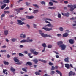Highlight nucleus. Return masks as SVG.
Here are the masks:
<instances>
[{
  "mask_svg": "<svg viewBox=\"0 0 76 76\" xmlns=\"http://www.w3.org/2000/svg\"><path fill=\"white\" fill-rule=\"evenodd\" d=\"M36 50L35 49H30V51L31 53H33V54L34 55H38V54L39 53L38 52L34 51H35Z\"/></svg>",
  "mask_w": 76,
  "mask_h": 76,
  "instance_id": "1",
  "label": "nucleus"
},
{
  "mask_svg": "<svg viewBox=\"0 0 76 76\" xmlns=\"http://www.w3.org/2000/svg\"><path fill=\"white\" fill-rule=\"evenodd\" d=\"M59 47L61 48V50L63 51L65 50V49L66 48V45H64V44H63L60 46H59Z\"/></svg>",
  "mask_w": 76,
  "mask_h": 76,
  "instance_id": "2",
  "label": "nucleus"
},
{
  "mask_svg": "<svg viewBox=\"0 0 76 76\" xmlns=\"http://www.w3.org/2000/svg\"><path fill=\"white\" fill-rule=\"evenodd\" d=\"M44 20H45V22L47 23H49L50 24V23L48 21L46 20H49V21H53V20L50 19L48 18H45L44 19Z\"/></svg>",
  "mask_w": 76,
  "mask_h": 76,
  "instance_id": "3",
  "label": "nucleus"
},
{
  "mask_svg": "<svg viewBox=\"0 0 76 76\" xmlns=\"http://www.w3.org/2000/svg\"><path fill=\"white\" fill-rule=\"evenodd\" d=\"M18 58L17 57H15L14 58V60L15 62H17V63H16V64H19V60L18 59Z\"/></svg>",
  "mask_w": 76,
  "mask_h": 76,
  "instance_id": "4",
  "label": "nucleus"
},
{
  "mask_svg": "<svg viewBox=\"0 0 76 76\" xmlns=\"http://www.w3.org/2000/svg\"><path fill=\"white\" fill-rule=\"evenodd\" d=\"M39 33H40V34L41 35L42 37H44V38H45V34H44V33H42V31L41 30H39Z\"/></svg>",
  "mask_w": 76,
  "mask_h": 76,
  "instance_id": "5",
  "label": "nucleus"
},
{
  "mask_svg": "<svg viewBox=\"0 0 76 76\" xmlns=\"http://www.w3.org/2000/svg\"><path fill=\"white\" fill-rule=\"evenodd\" d=\"M42 29H44V30H45V31H49L53 29L52 28H45L44 27H43L42 28Z\"/></svg>",
  "mask_w": 76,
  "mask_h": 76,
  "instance_id": "6",
  "label": "nucleus"
},
{
  "mask_svg": "<svg viewBox=\"0 0 76 76\" xmlns=\"http://www.w3.org/2000/svg\"><path fill=\"white\" fill-rule=\"evenodd\" d=\"M62 14L63 16H66V17H69L70 15V14L68 12H67L64 14L62 13Z\"/></svg>",
  "mask_w": 76,
  "mask_h": 76,
  "instance_id": "7",
  "label": "nucleus"
},
{
  "mask_svg": "<svg viewBox=\"0 0 76 76\" xmlns=\"http://www.w3.org/2000/svg\"><path fill=\"white\" fill-rule=\"evenodd\" d=\"M69 42L70 44H73L75 43V41L74 39H70L69 40Z\"/></svg>",
  "mask_w": 76,
  "mask_h": 76,
  "instance_id": "8",
  "label": "nucleus"
},
{
  "mask_svg": "<svg viewBox=\"0 0 76 76\" xmlns=\"http://www.w3.org/2000/svg\"><path fill=\"white\" fill-rule=\"evenodd\" d=\"M75 72H72V71H71L69 74V76H75Z\"/></svg>",
  "mask_w": 76,
  "mask_h": 76,
  "instance_id": "9",
  "label": "nucleus"
},
{
  "mask_svg": "<svg viewBox=\"0 0 76 76\" xmlns=\"http://www.w3.org/2000/svg\"><path fill=\"white\" fill-rule=\"evenodd\" d=\"M64 60L66 63H69V58L67 57V58H65L64 59Z\"/></svg>",
  "mask_w": 76,
  "mask_h": 76,
  "instance_id": "10",
  "label": "nucleus"
},
{
  "mask_svg": "<svg viewBox=\"0 0 76 76\" xmlns=\"http://www.w3.org/2000/svg\"><path fill=\"white\" fill-rule=\"evenodd\" d=\"M58 45H59V46L61 45H62L63 44V42L61 41L58 42H57Z\"/></svg>",
  "mask_w": 76,
  "mask_h": 76,
  "instance_id": "11",
  "label": "nucleus"
},
{
  "mask_svg": "<svg viewBox=\"0 0 76 76\" xmlns=\"http://www.w3.org/2000/svg\"><path fill=\"white\" fill-rule=\"evenodd\" d=\"M26 17L28 18V19H34V16H27Z\"/></svg>",
  "mask_w": 76,
  "mask_h": 76,
  "instance_id": "12",
  "label": "nucleus"
},
{
  "mask_svg": "<svg viewBox=\"0 0 76 76\" xmlns=\"http://www.w3.org/2000/svg\"><path fill=\"white\" fill-rule=\"evenodd\" d=\"M9 34V31L8 30H5L4 31V34L5 35H7Z\"/></svg>",
  "mask_w": 76,
  "mask_h": 76,
  "instance_id": "13",
  "label": "nucleus"
},
{
  "mask_svg": "<svg viewBox=\"0 0 76 76\" xmlns=\"http://www.w3.org/2000/svg\"><path fill=\"white\" fill-rule=\"evenodd\" d=\"M46 26H48V27H49L50 28H53V27H54V26H53V25H51V23L49 24L46 25Z\"/></svg>",
  "mask_w": 76,
  "mask_h": 76,
  "instance_id": "14",
  "label": "nucleus"
},
{
  "mask_svg": "<svg viewBox=\"0 0 76 76\" xmlns=\"http://www.w3.org/2000/svg\"><path fill=\"white\" fill-rule=\"evenodd\" d=\"M28 42V41H27L26 40L23 39L20 41V42L21 43H24L25 42Z\"/></svg>",
  "mask_w": 76,
  "mask_h": 76,
  "instance_id": "15",
  "label": "nucleus"
},
{
  "mask_svg": "<svg viewBox=\"0 0 76 76\" xmlns=\"http://www.w3.org/2000/svg\"><path fill=\"white\" fill-rule=\"evenodd\" d=\"M56 72L58 73V74H59L60 75V76H62V73H61L60 72V71L56 70Z\"/></svg>",
  "mask_w": 76,
  "mask_h": 76,
  "instance_id": "16",
  "label": "nucleus"
},
{
  "mask_svg": "<svg viewBox=\"0 0 76 76\" xmlns=\"http://www.w3.org/2000/svg\"><path fill=\"white\" fill-rule=\"evenodd\" d=\"M3 3H9L10 2V0H3Z\"/></svg>",
  "mask_w": 76,
  "mask_h": 76,
  "instance_id": "17",
  "label": "nucleus"
},
{
  "mask_svg": "<svg viewBox=\"0 0 76 76\" xmlns=\"http://www.w3.org/2000/svg\"><path fill=\"white\" fill-rule=\"evenodd\" d=\"M65 67L67 69H69L70 68V65L68 64H65Z\"/></svg>",
  "mask_w": 76,
  "mask_h": 76,
  "instance_id": "18",
  "label": "nucleus"
},
{
  "mask_svg": "<svg viewBox=\"0 0 76 76\" xmlns=\"http://www.w3.org/2000/svg\"><path fill=\"white\" fill-rule=\"evenodd\" d=\"M28 65H29V66H31V65H32V63L31 62H27L26 64V66H27Z\"/></svg>",
  "mask_w": 76,
  "mask_h": 76,
  "instance_id": "19",
  "label": "nucleus"
},
{
  "mask_svg": "<svg viewBox=\"0 0 76 76\" xmlns=\"http://www.w3.org/2000/svg\"><path fill=\"white\" fill-rule=\"evenodd\" d=\"M48 9H51L52 10H54L56 9V7H48Z\"/></svg>",
  "mask_w": 76,
  "mask_h": 76,
  "instance_id": "20",
  "label": "nucleus"
},
{
  "mask_svg": "<svg viewBox=\"0 0 76 76\" xmlns=\"http://www.w3.org/2000/svg\"><path fill=\"white\" fill-rule=\"evenodd\" d=\"M68 36V34L67 33H66L63 35V37H67Z\"/></svg>",
  "mask_w": 76,
  "mask_h": 76,
  "instance_id": "21",
  "label": "nucleus"
},
{
  "mask_svg": "<svg viewBox=\"0 0 76 76\" xmlns=\"http://www.w3.org/2000/svg\"><path fill=\"white\" fill-rule=\"evenodd\" d=\"M23 24H25V22H22L21 20H19V25H23Z\"/></svg>",
  "mask_w": 76,
  "mask_h": 76,
  "instance_id": "22",
  "label": "nucleus"
},
{
  "mask_svg": "<svg viewBox=\"0 0 76 76\" xmlns=\"http://www.w3.org/2000/svg\"><path fill=\"white\" fill-rule=\"evenodd\" d=\"M10 70L11 72H15V69L13 67H11L10 69Z\"/></svg>",
  "mask_w": 76,
  "mask_h": 76,
  "instance_id": "23",
  "label": "nucleus"
},
{
  "mask_svg": "<svg viewBox=\"0 0 76 76\" xmlns=\"http://www.w3.org/2000/svg\"><path fill=\"white\" fill-rule=\"evenodd\" d=\"M33 61H34V62L35 63H38V60L37 59L33 60Z\"/></svg>",
  "mask_w": 76,
  "mask_h": 76,
  "instance_id": "24",
  "label": "nucleus"
},
{
  "mask_svg": "<svg viewBox=\"0 0 76 76\" xmlns=\"http://www.w3.org/2000/svg\"><path fill=\"white\" fill-rule=\"evenodd\" d=\"M6 4H5L3 5L1 7V9H4L6 7Z\"/></svg>",
  "mask_w": 76,
  "mask_h": 76,
  "instance_id": "25",
  "label": "nucleus"
},
{
  "mask_svg": "<svg viewBox=\"0 0 76 76\" xmlns=\"http://www.w3.org/2000/svg\"><path fill=\"white\" fill-rule=\"evenodd\" d=\"M11 41H12V42H15V41H17V39L13 38L11 39Z\"/></svg>",
  "mask_w": 76,
  "mask_h": 76,
  "instance_id": "26",
  "label": "nucleus"
},
{
  "mask_svg": "<svg viewBox=\"0 0 76 76\" xmlns=\"http://www.w3.org/2000/svg\"><path fill=\"white\" fill-rule=\"evenodd\" d=\"M42 46L44 47V48H46L47 47V46L45 43H43L42 44Z\"/></svg>",
  "mask_w": 76,
  "mask_h": 76,
  "instance_id": "27",
  "label": "nucleus"
},
{
  "mask_svg": "<svg viewBox=\"0 0 76 76\" xmlns=\"http://www.w3.org/2000/svg\"><path fill=\"white\" fill-rule=\"evenodd\" d=\"M4 63L5 65H8L9 64V63L8 62L4 61Z\"/></svg>",
  "mask_w": 76,
  "mask_h": 76,
  "instance_id": "28",
  "label": "nucleus"
},
{
  "mask_svg": "<svg viewBox=\"0 0 76 76\" xmlns=\"http://www.w3.org/2000/svg\"><path fill=\"white\" fill-rule=\"evenodd\" d=\"M38 12V10H34L33 13H37Z\"/></svg>",
  "mask_w": 76,
  "mask_h": 76,
  "instance_id": "29",
  "label": "nucleus"
},
{
  "mask_svg": "<svg viewBox=\"0 0 76 76\" xmlns=\"http://www.w3.org/2000/svg\"><path fill=\"white\" fill-rule=\"evenodd\" d=\"M31 53H30L28 54V55L29 56V57L30 58H32L33 57V56H31Z\"/></svg>",
  "mask_w": 76,
  "mask_h": 76,
  "instance_id": "30",
  "label": "nucleus"
},
{
  "mask_svg": "<svg viewBox=\"0 0 76 76\" xmlns=\"http://www.w3.org/2000/svg\"><path fill=\"white\" fill-rule=\"evenodd\" d=\"M70 20H76V17H72V18L70 19Z\"/></svg>",
  "mask_w": 76,
  "mask_h": 76,
  "instance_id": "31",
  "label": "nucleus"
},
{
  "mask_svg": "<svg viewBox=\"0 0 76 76\" xmlns=\"http://www.w3.org/2000/svg\"><path fill=\"white\" fill-rule=\"evenodd\" d=\"M67 6L68 7H70L71 8H72L73 7V5H68Z\"/></svg>",
  "mask_w": 76,
  "mask_h": 76,
  "instance_id": "32",
  "label": "nucleus"
},
{
  "mask_svg": "<svg viewBox=\"0 0 76 76\" xmlns=\"http://www.w3.org/2000/svg\"><path fill=\"white\" fill-rule=\"evenodd\" d=\"M45 37H50V38H52V37L50 35H47V34H45Z\"/></svg>",
  "mask_w": 76,
  "mask_h": 76,
  "instance_id": "33",
  "label": "nucleus"
},
{
  "mask_svg": "<svg viewBox=\"0 0 76 76\" xmlns=\"http://www.w3.org/2000/svg\"><path fill=\"white\" fill-rule=\"evenodd\" d=\"M10 13V11H4V13H5V14H6V13H7V14H9Z\"/></svg>",
  "mask_w": 76,
  "mask_h": 76,
  "instance_id": "34",
  "label": "nucleus"
},
{
  "mask_svg": "<svg viewBox=\"0 0 76 76\" xmlns=\"http://www.w3.org/2000/svg\"><path fill=\"white\" fill-rule=\"evenodd\" d=\"M20 19L22 20V21H24V20H25L26 19H25V18H22L21 17L20 18Z\"/></svg>",
  "mask_w": 76,
  "mask_h": 76,
  "instance_id": "35",
  "label": "nucleus"
},
{
  "mask_svg": "<svg viewBox=\"0 0 76 76\" xmlns=\"http://www.w3.org/2000/svg\"><path fill=\"white\" fill-rule=\"evenodd\" d=\"M59 29L61 31H63V27H60L59 28Z\"/></svg>",
  "mask_w": 76,
  "mask_h": 76,
  "instance_id": "36",
  "label": "nucleus"
},
{
  "mask_svg": "<svg viewBox=\"0 0 76 76\" xmlns=\"http://www.w3.org/2000/svg\"><path fill=\"white\" fill-rule=\"evenodd\" d=\"M55 73H56V72H55L54 71H51L50 74L51 75H53V74H54Z\"/></svg>",
  "mask_w": 76,
  "mask_h": 76,
  "instance_id": "37",
  "label": "nucleus"
},
{
  "mask_svg": "<svg viewBox=\"0 0 76 76\" xmlns=\"http://www.w3.org/2000/svg\"><path fill=\"white\" fill-rule=\"evenodd\" d=\"M35 74L36 75H40V73L38 72H35Z\"/></svg>",
  "mask_w": 76,
  "mask_h": 76,
  "instance_id": "38",
  "label": "nucleus"
},
{
  "mask_svg": "<svg viewBox=\"0 0 76 76\" xmlns=\"http://www.w3.org/2000/svg\"><path fill=\"white\" fill-rule=\"evenodd\" d=\"M48 48H52V45H48Z\"/></svg>",
  "mask_w": 76,
  "mask_h": 76,
  "instance_id": "39",
  "label": "nucleus"
},
{
  "mask_svg": "<svg viewBox=\"0 0 76 76\" xmlns=\"http://www.w3.org/2000/svg\"><path fill=\"white\" fill-rule=\"evenodd\" d=\"M19 56L20 57H24V55L21 53H19Z\"/></svg>",
  "mask_w": 76,
  "mask_h": 76,
  "instance_id": "40",
  "label": "nucleus"
},
{
  "mask_svg": "<svg viewBox=\"0 0 76 76\" xmlns=\"http://www.w3.org/2000/svg\"><path fill=\"white\" fill-rule=\"evenodd\" d=\"M55 67H54V66H52L51 69V70H55Z\"/></svg>",
  "mask_w": 76,
  "mask_h": 76,
  "instance_id": "41",
  "label": "nucleus"
},
{
  "mask_svg": "<svg viewBox=\"0 0 76 76\" xmlns=\"http://www.w3.org/2000/svg\"><path fill=\"white\" fill-rule=\"evenodd\" d=\"M0 53H3V52H4V53H6V50H1L0 51Z\"/></svg>",
  "mask_w": 76,
  "mask_h": 76,
  "instance_id": "42",
  "label": "nucleus"
},
{
  "mask_svg": "<svg viewBox=\"0 0 76 76\" xmlns=\"http://www.w3.org/2000/svg\"><path fill=\"white\" fill-rule=\"evenodd\" d=\"M33 6L35 7L36 8H38V5H37V4H33Z\"/></svg>",
  "mask_w": 76,
  "mask_h": 76,
  "instance_id": "43",
  "label": "nucleus"
},
{
  "mask_svg": "<svg viewBox=\"0 0 76 76\" xmlns=\"http://www.w3.org/2000/svg\"><path fill=\"white\" fill-rule=\"evenodd\" d=\"M41 4H44L45 5V2L44 1H42L41 2Z\"/></svg>",
  "mask_w": 76,
  "mask_h": 76,
  "instance_id": "44",
  "label": "nucleus"
},
{
  "mask_svg": "<svg viewBox=\"0 0 76 76\" xmlns=\"http://www.w3.org/2000/svg\"><path fill=\"white\" fill-rule=\"evenodd\" d=\"M4 16H5V13L3 14L1 16V18H3Z\"/></svg>",
  "mask_w": 76,
  "mask_h": 76,
  "instance_id": "45",
  "label": "nucleus"
},
{
  "mask_svg": "<svg viewBox=\"0 0 76 76\" xmlns=\"http://www.w3.org/2000/svg\"><path fill=\"white\" fill-rule=\"evenodd\" d=\"M22 70L24 72H27V70L25 68H22Z\"/></svg>",
  "mask_w": 76,
  "mask_h": 76,
  "instance_id": "46",
  "label": "nucleus"
},
{
  "mask_svg": "<svg viewBox=\"0 0 76 76\" xmlns=\"http://www.w3.org/2000/svg\"><path fill=\"white\" fill-rule=\"evenodd\" d=\"M14 10H15V11H17V12H19V9H15Z\"/></svg>",
  "mask_w": 76,
  "mask_h": 76,
  "instance_id": "47",
  "label": "nucleus"
},
{
  "mask_svg": "<svg viewBox=\"0 0 76 76\" xmlns=\"http://www.w3.org/2000/svg\"><path fill=\"white\" fill-rule=\"evenodd\" d=\"M26 6H29V5H30V3H29L28 2H26Z\"/></svg>",
  "mask_w": 76,
  "mask_h": 76,
  "instance_id": "48",
  "label": "nucleus"
},
{
  "mask_svg": "<svg viewBox=\"0 0 76 76\" xmlns=\"http://www.w3.org/2000/svg\"><path fill=\"white\" fill-rule=\"evenodd\" d=\"M51 1H52V2H53V3H58V2H57V1H53V0H52Z\"/></svg>",
  "mask_w": 76,
  "mask_h": 76,
  "instance_id": "49",
  "label": "nucleus"
},
{
  "mask_svg": "<svg viewBox=\"0 0 76 76\" xmlns=\"http://www.w3.org/2000/svg\"><path fill=\"white\" fill-rule=\"evenodd\" d=\"M49 4L50 5H51V6H53V3L51 2H49Z\"/></svg>",
  "mask_w": 76,
  "mask_h": 76,
  "instance_id": "50",
  "label": "nucleus"
},
{
  "mask_svg": "<svg viewBox=\"0 0 76 76\" xmlns=\"http://www.w3.org/2000/svg\"><path fill=\"white\" fill-rule=\"evenodd\" d=\"M57 36L58 37H61V35L60 34H57Z\"/></svg>",
  "mask_w": 76,
  "mask_h": 76,
  "instance_id": "51",
  "label": "nucleus"
},
{
  "mask_svg": "<svg viewBox=\"0 0 76 76\" xmlns=\"http://www.w3.org/2000/svg\"><path fill=\"white\" fill-rule=\"evenodd\" d=\"M49 64L50 66H53V64L51 62L49 63Z\"/></svg>",
  "mask_w": 76,
  "mask_h": 76,
  "instance_id": "52",
  "label": "nucleus"
},
{
  "mask_svg": "<svg viewBox=\"0 0 76 76\" xmlns=\"http://www.w3.org/2000/svg\"><path fill=\"white\" fill-rule=\"evenodd\" d=\"M5 72H7V70L6 69H3V73L5 74Z\"/></svg>",
  "mask_w": 76,
  "mask_h": 76,
  "instance_id": "53",
  "label": "nucleus"
},
{
  "mask_svg": "<svg viewBox=\"0 0 76 76\" xmlns=\"http://www.w3.org/2000/svg\"><path fill=\"white\" fill-rule=\"evenodd\" d=\"M7 58H9L10 57V55H9V54H7Z\"/></svg>",
  "mask_w": 76,
  "mask_h": 76,
  "instance_id": "54",
  "label": "nucleus"
},
{
  "mask_svg": "<svg viewBox=\"0 0 76 76\" xmlns=\"http://www.w3.org/2000/svg\"><path fill=\"white\" fill-rule=\"evenodd\" d=\"M58 18H60L61 17V14H59L58 16Z\"/></svg>",
  "mask_w": 76,
  "mask_h": 76,
  "instance_id": "55",
  "label": "nucleus"
},
{
  "mask_svg": "<svg viewBox=\"0 0 76 76\" xmlns=\"http://www.w3.org/2000/svg\"><path fill=\"white\" fill-rule=\"evenodd\" d=\"M34 27L35 28H37V25H35L34 24H33Z\"/></svg>",
  "mask_w": 76,
  "mask_h": 76,
  "instance_id": "56",
  "label": "nucleus"
},
{
  "mask_svg": "<svg viewBox=\"0 0 76 76\" xmlns=\"http://www.w3.org/2000/svg\"><path fill=\"white\" fill-rule=\"evenodd\" d=\"M42 63H46V62H47V61H45V60H42Z\"/></svg>",
  "mask_w": 76,
  "mask_h": 76,
  "instance_id": "57",
  "label": "nucleus"
},
{
  "mask_svg": "<svg viewBox=\"0 0 76 76\" xmlns=\"http://www.w3.org/2000/svg\"><path fill=\"white\" fill-rule=\"evenodd\" d=\"M73 10H74V8H70V11H73Z\"/></svg>",
  "mask_w": 76,
  "mask_h": 76,
  "instance_id": "58",
  "label": "nucleus"
},
{
  "mask_svg": "<svg viewBox=\"0 0 76 76\" xmlns=\"http://www.w3.org/2000/svg\"><path fill=\"white\" fill-rule=\"evenodd\" d=\"M69 66H70V67H71V68H73V65H72V64H70L69 65Z\"/></svg>",
  "mask_w": 76,
  "mask_h": 76,
  "instance_id": "59",
  "label": "nucleus"
},
{
  "mask_svg": "<svg viewBox=\"0 0 76 76\" xmlns=\"http://www.w3.org/2000/svg\"><path fill=\"white\" fill-rule=\"evenodd\" d=\"M43 76H50V75H48L47 74H45L43 75Z\"/></svg>",
  "mask_w": 76,
  "mask_h": 76,
  "instance_id": "60",
  "label": "nucleus"
},
{
  "mask_svg": "<svg viewBox=\"0 0 76 76\" xmlns=\"http://www.w3.org/2000/svg\"><path fill=\"white\" fill-rule=\"evenodd\" d=\"M75 23L76 24H73V26H76V21H74Z\"/></svg>",
  "mask_w": 76,
  "mask_h": 76,
  "instance_id": "61",
  "label": "nucleus"
},
{
  "mask_svg": "<svg viewBox=\"0 0 76 76\" xmlns=\"http://www.w3.org/2000/svg\"><path fill=\"white\" fill-rule=\"evenodd\" d=\"M26 26L28 27V28H30V26L29 24L27 25Z\"/></svg>",
  "mask_w": 76,
  "mask_h": 76,
  "instance_id": "62",
  "label": "nucleus"
},
{
  "mask_svg": "<svg viewBox=\"0 0 76 76\" xmlns=\"http://www.w3.org/2000/svg\"><path fill=\"white\" fill-rule=\"evenodd\" d=\"M9 8L8 7H7L5 9V10H8L9 9Z\"/></svg>",
  "mask_w": 76,
  "mask_h": 76,
  "instance_id": "63",
  "label": "nucleus"
},
{
  "mask_svg": "<svg viewBox=\"0 0 76 76\" xmlns=\"http://www.w3.org/2000/svg\"><path fill=\"white\" fill-rule=\"evenodd\" d=\"M73 7L75 9H76V5L75 4L74 5H73Z\"/></svg>",
  "mask_w": 76,
  "mask_h": 76,
  "instance_id": "64",
  "label": "nucleus"
}]
</instances>
